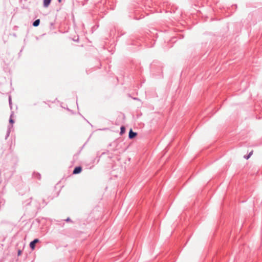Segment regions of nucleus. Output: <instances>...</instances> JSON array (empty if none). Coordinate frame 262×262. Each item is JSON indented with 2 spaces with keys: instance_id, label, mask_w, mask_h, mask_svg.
Returning a JSON list of instances; mask_svg holds the SVG:
<instances>
[{
  "instance_id": "1a4fd4ad",
  "label": "nucleus",
  "mask_w": 262,
  "mask_h": 262,
  "mask_svg": "<svg viewBox=\"0 0 262 262\" xmlns=\"http://www.w3.org/2000/svg\"><path fill=\"white\" fill-rule=\"evenodd\" d=\"M253 154V151H251L248 155H246V156H244V158L246 159H248L251 156V155H252Z\"/></svg>"
},
{
  "instance_id": "423d86ee",
  "label": "nucleus",
  "mask_w": 262,
  "mask_h": 262,
  "mask_svg": "<svg viewBox=\"0 0 262 262\" xmlns=\"http://www.w3.org/2000/svg\"><path fill=\"white\" fill-rule=\"evenodd\" d=\"M33 177L35 178H37L38 180H40L41 175L38 172H33Z\"/></svg>"
},
{
  "instance_id": "0eeeda50",
  "label": "nucleus",
  "mask_w": 262,
  "mask_h": 262,
  "mask_svg": "<svg viewBox=\"0 0 262 262\" xmlns=\"http://www.w3.org/2000/svg\"><path fill=\"white\" fill-rule=\"evenodd\" d=\"M13 112H12L11 114L9 119V123L12 125V124L14 123V120L12 119V116H13Z\"/></svg>"
},
{
  "instance_id": "f257e3e1",
  "label": "nucleus",
  "mask_w": 262,
  "mask_h": 262,
  "mask_svg": "<svg viewBox=\"0 0 262 262\" xmlns=\"http://www.w3.org/2000/svg\"><path fill=\"white\" fill-rule=\"evenodd\" d=\"M39 242V240L38 238H35L34 240L31 241L29 244L31 249L32 250H34L36 244L38 243Z\"/></svg>"
},
{
  "instance_id": "20e7f679",
  "label": "nucleus",
  "mask_w": 262,
  "mask_h": 262,
  "mask_svg": "<svg viewBox=\"0 0 262 262\" xmlns=\"http://www.w3.org/2000/svg\"><path fill=\"white\" fill-rule=\"evenodd\" d=\"M52 0H43V6L47 8L50 5Z\"/></svg>"
},
{
  "instance_id": "f8f14e48",
  "label": "nucleus",
  "mask_w": 262,
  "mask_h": 262,
  "mask_svg": "<svg viewBox=\"0 0 262 262\" xmlns=\"http://www.w3.org/2000/svg\"><path fill=\"white\" fill-rule=\"evenodd\" d=\"M22 251L20 249H18L17 251V255L20 256L21 254Z\"/></svg>"
},
{
  "instance_id": "6e6552de",
  "label": "nucleus",
  "mask_w": 262,
  "mask_h": 262,
  "mask_svg": "<svg viewBox=\"0 0 262 262\" xmlns=\"http://www.w3.org/2000/svg\"><path fill=\"white\" fill-rule=\"evenodd\" d=\"M125 132V127L124 126H121L120 127V135H122Z\"/></svg>"
},
{
  "instance_id": "ddd939ff",
  "label": "nucleus",
  "mask_w": 262,
  "mask_h": 262,
  "mask_svg": "<svg viewBox=\"0 0 262 262\" xmlns=\"http://www.w3.org/2000/svg\"><path fill=\"white\" fill-rule=\"evenodd\" d=\"M66 222H72L70 217H68L66 220Z\"/></svg>"
},
{
  "instance_id": "f03ea898",
  "label": "nucleus",
  "mask_w": 262,
  "mask_h": 262,
  "mask_svg": "<svg viewBox=\"0 0 262 262\" xmlns=\"http://www.w3.org/2000/svg\"><path fill=\"white\" fill-rule=\"evenodd\" d=\"M137 135V133L136 132H134L133 131L132 129L129 130V134H128V138L130 139H134L135 138Z\"/></svg>"
},
{
  "instance_id": "4468645a",
  "label": "nucleus",
  "mask_w": 262,
  "mask_h": 262,
  "mask_svg": "<svg viewBox=\"0 0 262 262\" xmlns=\"http://www.w3.org/2000/svg\"><path fill=\"white\" fill-rule=\"evenodd\" d=\"M59 3H61L62 0H57Z\"/></svg>"
},
{
  "instance_id": "9b49d317",
  "label": "nucleus",
  "mask_w": 262,
  "mask_h": 262,
  "mask_svg": "<svg viewBox=\"0 0 262 262\" xmlns=\"http://www.w3.org/2000/svg\"><path fill=\"white\" fill-rule=\"evenodd\" d=\"M9 105H10V106L11 107H12L11 106V105H12V101H11V98L10 96H9Z\"/></svg>"
},
{
  "instance_id": "9d476101",
  "label": "nucleus",
  "mask_w": 262,
  "mask_h": 262,
  "mask_svg": "<svg viewBox=\"0 0 262 262\" xmlns=\"http://www.w3.org/2000/svg\"><path fill=\"white\" fill-rule=\"evenodd\" d=\"M10 133V126L9 127V128L7 130V134L6 135V138H5L6 139H7L9 136Z\"/></svg>"
},
{
  "instance_id": "39448f33",
  "label": "nucleus",
  "mask_w": 262,
  "mask_h": 262,
  "mask_svg": "<svg viewBox=\"0 0 262 262\" xmlns=\"http://www.w3.org/2000/svg\"><path fill=\"white\" fill-rule=\"evenodd\" d=\"M40 22V19H37L35 21H33L32 25H33V26L35 27H38L39 25Z\"/></svg>"
},
{
  "instance_id": "7ed1b4c3",
  "label": "nucleus",
  "mask_w": 262,
  "mask_h": 262,
  "mask_svg": "<svg viewBox=\"0 0 262 262\" xmlns=\"http://www.w3.org/2000/svg\"><path fill=\"white\" fill-rule=\"evenodd\" d=\"M82 170V169L81 166H76L74 168L73 171V173L75 174L80 173L81 172Z\"/></svg>"
}]
</instances>
